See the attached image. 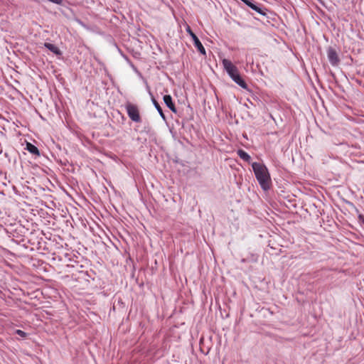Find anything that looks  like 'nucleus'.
I'll list each match as a JSON object with an SVG mask.
<instances>
[{
    "instance_id": "nucleus-11",
    "label": "nucleus",
    "mask_w": 364,
    "mask_h": 364,
    "mask_svg": "<svg viewBox=\"0 0 364 364\" xmlns=\"http://www.w3.org/2000/svg\"><path fill=\"white\" fill-rule=\"evenodd\" d=\"M152 101H153V103H154L156 109L158 110V112H159L161 117L164 119L165 115L163 112L162 108L161 107V106L159 105V104L157 102V101L155 99H153Z\"/></svg>"
},
{
    "instance_id": "nucleus-3",
    "label": "nucleus",
    "mask_w": 364,
    "mask_h": 364,
    "mask_svg": "<svg viewBox=\"0 0 364 364\" xmlns=\"http://www.w3.org/2000/svg\"><path fill=\"white\" fill-rule=\"evenodd\" d=\"M125 107L129 117L132 121L137 123L141 122V119L138 106L130 102H128L126 104Z\"/></svg>"
},
{
    "instance_id": "nucleus-14",
    "label": "nucleus",
    "mask_w": 364,
    "mask_h": 364,
    "mask_svg": "<svg viewBox=\"0 0 364 364\" xmlns=\"http://www.w3.org/2000/svg\"><path fill=\"white\" fill-rule=\"evenodd\" d=\"M242 1H243L246 5L247 4V3L250 1V0H241Z\"/></svg>"
},
{
    "instance_id": "nucleus-9",
    "label": "nucleus",
    "mask_w": 364,
    "mask_h": 364,
    "mask_svg": "<svg viewBox=\"0 0 364 364\" xmlns=\"http://www.w3.org/2000/svg\"><path fill=\"white\" fill-rule=\"evenodd\" d=\"M237 153V155L245 161L249 162L251 159L250 156L242 149H239Z\"/></svg>"
},
{
    "instance_id": "nucleus-8",
    "label": "nucleus",
    "mask_w": 364,
    "mask_h": 364,
    "mask_svg": "<svg viewBox=\"0 0 364 364\" xmlns=\"http://www.w3.org/2000/svg\"><path fill=\"white\" fill-rule=\"evenodd\" d=\"M26 149L31 154L39 156L40 153L38 148L33 144L28 142L26 144Z\"/></svg>"
},
{
    "instance_id": "nucleus-10",
    "label": "nucleus",
    "mask_w": 364,
    "mask_h": 364,
    "mask_svg": "<svg viewBox=\"0 0 364 364\" xmlns=\"http://www.w3.org/2000/svg\"><path fill=\"white\" fill-rule=\"evenodd\" d=\"M249 7H250L252 9H253L254 11H255L256 12L259 13V14H264V13L262 12L261 8H259V6H257L256 4H255L254 3H252V1L250 0L247 4Z\"/></svg>"
},
{
    "instance_id": "nucleus-5",
    "label": "nucleus",
    "mask_w": 364,
    "mask_h": 364,
    "mask_svg": "<svg viewBox=\"0 0 364 364\" xmlns=\"http://www.w3.org/2000/svg\"><path fill=\"white\" fill-rule=\"evenodd\" d=\"M329 62L332 65H337L339 63V58L335 49L329 48L327 51Z\"/></svg>"
},
{
    "instance_id": "nucleus-6",
    "label": "nucleus",
    "mask_w": 364,
    "mask_h": 364,
    "mask_svg": "<svg viewBox=\"0 0 364 364\" xmlns=\"http://www.w3.org/2000/svg\"><path fill=\"white\" fill-rule=\"evenodd\" d=\"M164 101L166 106L173 112H176V109L174 103L172 102V97L169 95L164 96Z\"/></svg>"
},
{
    "instance_id": "nucleus-13",
    "label": "nucleus",
    "mask_w": 364,
    "mask_h": 364,
    "mask_svg": "<svg viewBox=\"0 0 364 364\" xmlns=\"http://www.w3.org/2000/svg\"><path fill=\"white\" fill-rule=\"evenodd\" d=\"M358 218H359V220L364 224V215H360L358 216Z\"/></svg>"
},
{
    "instance_id": "nucleus-4",
    "label": "nucleus",
    "mask_w": 364,
    "mask_h": 364,
    "mask_svg": "<svg viewBox=\"0 0 364 364\" xmlns=\"http://www.w3.org/2000/svg\"><path fill=\"white\" fill-rule=\"evenodd\" d=\"M188 32L190 33L191 36L192 37L194 45L198 49V50L203 55H205V50L202 43H200L198 38L196 36V35L190 29V28H188Z\"/></svg>"
},
{
    "instance_id": "nucleus-12",
    "label": "nucleus",
    "mask_w": 364,
    "mask_h": 364,
    "mask_svg": "<svg viewBox=\"0 0 364 364\" xmlns=\"http://www.w3.org/2000/svg\"><path fill=\"white\" fill-rule=\"evenodd\" d=\"M16 334H18V336H20L21 337H25L26 335V333L21 330H16Z\"/></svg>"
},
{
    "instance_id": "nucleus-2",
    "label": "nucleus",
    "mask_w": 364,
    "mask_h": 364,
    "mask_svg": "<svg viewBox=\"0 0 364 364\" xmlns=\"http://www.w3.org/2000/svg\"><path fill=\"white\" fill-rule=\"evenodd\" d=\"M223 65L230 77L232 79V80L236 82L238 85L244 89H247V85L245 80L240 77L237 68L232 64V63L228 60H223Z\"/></svg>"
},
{
    "instance_id": "nucleus-1",
    "label": "nucleus",
    "mask_w": 364,
    "mask_h": 364,
    "mask_svg": "<svg viewBox=\"0 0 364 364\" xmlns=\"http://www.w3.org/2000/svg\"><path fill=\"white\" fill-rule=\"evenodd\" d=\"M252 167L262 188L264 191L269 189L271 178L267 168L264 164L257 162H254Z\"/></svg>"
},
{
    "instance_id": "nucleus-7",
    "label": "nucleus",
    "mask_w": 364,
    "mask_h": 364,
    "mask_svg": "<svg viewBox=\"0 0 364 364\" xmlns=\"http://www.w3.org/2000/svg\"><path fill=\"white\" fill-rule=\"evenodd\" d=\"M44 46L46 48H48L49 50H50L51 52L55 53V55H61L60 50L57 46H55V45L51 44L50 43H44Z\"/></svg>"
}]
</instances>
